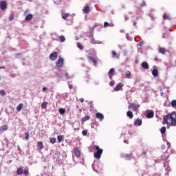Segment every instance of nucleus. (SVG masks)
Returning a JSON list of instances; mask_svg holds the SVG:
<instances>
[{"mask_svg":"<svg viewBox=\"0 0 176 176\" xmlns=\"http://www.w3.org/2000/svg\"><path fill=\"white\" fill-rule=\"evenodd\" d=\"M104 28H107V27H109V23L104 22Z\"/></svg>","mask_w":176,"mask_h":176,"instance_id":"obj_39","label":"nucleus"},{"mask_svg":"<svg viewBox=\"0 0 176 176\" xmlns=\"http://www.w3.org/2000/svg\"><path fill=\"white\" fill-rule=\"evenodd\" d=\"M135 126H141L142 124V120L140 118H137L134 122Z\"/></svg>","mask_w":176,"mask_h":176,"instance_id":"obj_10","label":"nucleus"},{"mask_svg":"<svg viewBox=\"0 0 176 176\" xmlns=\"http://www.w3.org/2000/svg\"><path fill=\"white\" fill-rule=\"evenodd\" d=\"M37 145L39 149H43V143L42 142H38Z\"/></svg>","mask_w":176,"mask_h":176,"instance_id":"obj_27","label":"nucleus"},{"mask_svg":"<svg viewBox=\"0 0 176 176\" xmlns=\"http://www.w3.org/2000/svg\"><path fill=\"white\" fill-rule=\"evenodd\" d=\"M0 9L1 10H5L6 9H8V2H6V1H1L0 2Z\"/></svg>","mask_w":176,"mask_h":176,"instance_id":"obj_5","label":"nucleus"},{"mask_svg":"<svg viewBox=\"0 0 176 176\" xmlns=\"http://www.w3.org/2000/svg\"><path fill=\"white\" fill-rule=\"evenodd\" d=\"M129 108H131V109H132V111L135 112V111H137L140 108V104H136L133 103L129 106Z\"/></svg>","mask_w":176,"mask_h":176,"instance_id":"obj_7","label":"nucleus"},{"mask_svg":"<svg viewBox=\"0 0 176 176\" xmlns=\"http://www.w3.org/2000/svg\"><path fill=\"white\" fill-rule=\"evenodd\" d=\"M90 120V116H85V117H84V118H82L81 119V122H87V120Z\"/></svg>","mask_w":176,"mask_h":176,"instance_id":"obj_23","label":"nucleus"},{"mask_svg":"<svg viewBox=\"0 0 176 176\" xmlns=\"http://www.w3.org/2000/svg\"><path fill=\"white\" fill-rule=\"evenodd\" d=\"M51 144H56V138H52L50 139Z\"/></svg>","mask_w":176,"mask_h":176,"instance_id":"obj_38","label":"nucleus"},{"mask_svg":"<svg viewBox=\"0 0 176 176\" xmlns=\"http://www.w3.org/2000/svg\"><path fill=\"white\" fill-rule=\"evenodd\" d=\"M92 168H93L94 171H97V169H96V164H92Z\"/></svg>","mask_w":176,"mask_h":176,"instance_id":"obj_43","label":"nucleus"},{"mask_svg":"<svg viewBox=\"0 0 176 176\" xmlns=\"http://www.w3.org/2000/svg\"><path fill=\"white\" fill-rule=\"evenodd\" d=\"M58 111L60 115H64L65 113V109L64 108H60Z\"/></svg>","mask_w":176,"mask_h":176,"instance_id":"obj_28","label":"nucleus"},{"mask_svg":"<svg viewBox=\"0 0 176 176\" xmlns=\"http://www.w3.org/2000/svg\"><path fill=\"white\" fill-rule=\"evenodd\" d=\"M47 107V102H43L42 104H41V108L43 109H46Z\"/></svg>","mask_w":176,"mask_h":176,"instance_id":"obj_26","label":"nucleus"},{"mask_svg":"<svg viewBox=\"0 0 176 176\" xmlns=\"http://www.w3.org/2000/svg\"><path fill=\"white\" fill-rule=\"evenodd\" d=\"M154 113L153 111H148L146 114V117L148 118V119H151L152 118V117L153 116Z\"/></svg>","mask_w":176,"mask_h":176,"instance_id":"obj_20","label":"nucleus"},{"mask_svg":"<svg viewBox=\"0 0 176 176\" xmlns=\"http://www.w3.org/2000/svg\"><path fill=\"white\" fill-rule=\"evenodd\" d=\"M77 47H78V49H80V50H83V45H82V43H78Z\"/></svg>","mask_w":176,"mask_h":176,"instance_id":"obj_34","label":"nucleus"},{"mask_svg":"<svg viewBox=\"0 0 176 176\" xmlns=\"http://www.w3.org/2000/svg\"><path fill=\"white\" fill-rule=\"evenodd\" d=\"M74 153L76 157H80V150L79 148L76 147L74 148Z\"/></svg>","mask_w":176,"mask_h":176,"instance_id":"obj_8","label":"nucleus"},{"mask_svg":"<svg viewBox=\"0 0 176 176\" xmlns=\"http://www.w3.org/2000/svg\"><path fill=\"white\" fill-rule=\"evenodd\" d=\"M146 3H145V1H144L142 4H141V6L142 7V6H146Z\"/></svg>","mask_w":176,"mask_h":176,"instance_id":"obj_54","label":"nucleus"},{"mask_svg":"<svg viewBox=\"0 0 176 176\" xmlns=\"http://www.w3.org/2000/svg\"><path fill=\"white\" fill-rule=\"evenodd\" d=\"M32 19V14H29L26 16V17L25 18V20L26 21H30V20H31Z\"/></svg>","mask_w":176,"mask_h":176,"instance_id":"obj_24","label":"nucleus"},{"mask_svg":"<svg viewBox=\"0 0 176 176\" xmlns=\"http://www.w3.org/2000/svg\"><path fill=\"white\" fill-rule=\"evenodd\" d=\"M116 52L112 51V57H115L116 56Z\"/></svg>","mask_w":176,"mask_h":176,"instance_id":"obj_45","label":"nucleus"},{"mask_svg":"<svg viewBox=\"0 0 176 176\" xmlns=\"http://www.w3.org/2000/svg\"><path fill=\"white\" fill-rule=\"evenodd\" d=\"M59 38L60 39V42H65V37L64 36H60Z\"/></svg>","mask_w":176,"mask_h":176,"instance_id":"obj_35","label":"nucleus"},{"mask_svg":"<svg viewBox=\"0 0 176 176\" xmlns=\"http://www.w3.org/2000/svg\"><path fill=\"white\" fill-rule=\"evenodd\" d=\"M142 67L144 69H149V64H148V63H146V62H143L142 63Z\"/></svg>","mask_w":176,"mask_h":176,"instance_id":"obj_15","label":"nucleus"},{"mask_svg":"<svg viewBox=\"0 0 176 176\" xmlns=\"http://www.w3.org/2000/svg\"><path fill=\"white\" fill-rule=\"evenodd\" d=\"M159 53H161V54H166V48L160 47L159 49Z\"/></svg>","mask_w":176,"mask_h":176,"instance_id":"obj_22","label":"nucleus"},{"mask_svg":"<svg viewBox=\"0 0 176 176\" xmlns=\"http://www.w3.org/2000/svg\"><path fill=\"white\" fill-rule=\"evenodd\" d=\"M0 96H1V97H3V96H6V92H5V90H0Z\"/></svg>","mask_w":176,"mask_h":176,"instance_id":"obj_32","label":"nucleus"},{"mask_svg":"<svg viewBox=\"0 0 176 176\" xmlns=\"http://www.w3.org/2000/svg\"><path fill=\"white\" fill-rule=\"evenodd\" d=\"M68 86L70 89H72V87H74V86L72 84H70L69 82H68Z\"/></svg>","mask_w":176,"mask_h":176,"instance_id":"obj_46","label":"nucleus"},{"mask_svg":"<svg viewBox=\"0 0 176 176\" xmlns=\"http://www.w3.org/2000/svg\"><path fill=\"white\" fill-rule=\"evenodd\" d=\"M137 22H135V21H133V25L135 26V27H137Z\"/></svg>","mask_w":176,"mask_h":176,"instance_id":"obj_56","label":"nucleus"},{"mask_svg":"<svg viewBox=\"0 0 176 176\" xmlns=\"http://www.w3.org/2000/svg\"><path fill=\"white\" fill-rule=\"evenodd\" d=\"M123 31H124L123 30H120V32H123Z\"/></svg>","mask_w":176,"mask_h":176,"instance_id":"obj_64","label":"nucleus"},{"mask_svg":"<svg viewBox=\"0 0 176 176\" xmlns=\"http://www.w3.org/2000/svg\"><path fill=\"white\" fill-rule=\"evenodd\" d=\"M90 53H91L92 56H88V61L90 63V64L93 63V65L96 67L97 65V60H98L97 56H97V52L94 50H91Z\"/></svg>","mask_w":176,"mask_h":176,"instance_id":"obj_2","label":"nucleus"},{"mask_svg":"<svg viewBox=\"0 0 176 176\" xmlns=\"http://www.w3.org/2000/svg\"><path fill=\"white\" fill-rule=\"evenodd\" d=\"M64 65V58H59L58 61L56 63V67L61 68Z\"/></svg>","mask_w":176,"mask_h":176,"instance_id":"obj_4","label":"nucleus"},{"mask_svg":"<svg viewBox=\"0 0 176 176\" xmlns=\"http://www.w3.org/2000/svg\"><path fill=\"white\" fill-rule=\"evenodd\" d=\"M62 0H58V3H61Z\"/></svg>","mask_w":176,"mask_h":176,"instance_id":"obj_62","label":"nucleus"},{"mask_svg":"<svg viewBox=\"0 0 176 176\" xmlns=\"http://www.w3.org/2000/svg\"><path fill=\"white\" fill-rule=\"evenodd\" d=\"M142 155H144L145 156L146 155V151H143Z\"/></svg>","mask_w":176,"mask_h":176,"instance_id":"obj_57","label":"nucleus"},{"mask_svg":"<svg viewBox=\"0 0 176 176\" xmlns=\"http://www.w3.org/2000/svg\"><path fill=\"white\" fill-rule=\"evenodd\" d=\"M124 20L125 21H127V20H129V17H127L126 15H124Z\"/></svg>","mask_w":176,"mask_h":176,"instance_id":"obj_51","label":"nucleus"},{"mask_svg":"<svg viewBox=\"0 0 176 176\" xmlns=\"http://www.w3.org/2000/svg\"><path fill=\"white\" fill-rule=\"evenodd\" d=\"M163 19L164 20H170V16L167 14H164Z\"/></svg>","mask_w":176,"mask_h":176,"instance_id":"obj_29","label":"nucleus"},{"mask_svg":"<svg viewBox=\"0 0 176 176\" xmlns=\"http://www.w3.org/2000/svg\"><path fill=\"white\" fill-rule=\"evenodd\" d=\"M94 83H95L96 85H99L100 82H95Z\"/></svg>","mask_w":176,"mask_h":176,"instance_id":"obj_60","label":"nucleus"},{"mask_svg":"<svg viewBox=\"0 0 176 176\" xmlns=\"http://www.w3.org/2000/svg\"><path fill=\"white\" fill-rule=\"evenodd\" d=\"M58 142H64V135H58Z\"/></svg>","mask_w":176,"mask_h":176,"instance_id":"obj_21","label":"nucleus"},{"mask_svg":"<svg viewBox=\"0 0 176 176\" xmlns=\"http://www.w3.org/2000/svg\"><path fill=\"white\" fill-rule=\"evenodd\" d=\"M166 126H162L160 129L161 134H164L166 133Z\"/></svg>","mask_w":176,"mask_h":176,"instance_id":"obj_30","label":"nucleus"},{"mask_svg":"<svg viewBox=\"0 0 176 176\" xmlns=\"http://www.w3.org/2000/svg\"><path fill=\"white\" fill-rule=\"evenodd\" d=\"M64 74L65 79H69V78H71L67 72H65Z\"/></svg>","mask_w":176,"mask_h":176,"instance_id":"obj_36","label":"nucleus"},{"mask_svg":"<svg viewBox=\"0 0 176 176\" xmlns=\"http://www.w3.org/2000/svg\"><path fill=\"white\" fill-rule=\"evenodd\" d=\"M13 19H14V16L13 15H10L9 17L10 20H13Z\"/></svg>","mask_w":176,"mask_h":176,"instance_id":"obj_48","label":"nucleus"},{"mask_svg":"<svg viewBox=\"0 0 176 176\" xmlns=\"http://www.w3.org/2000/svg\"><path fill=\"white\" fill-rule=\"evenodd\" d=\"M9 129V126L5 124L0 127L1 133H3V131H6Z\"/></svg>","mask_w":176,"mask_h":176,"instance_id":"obj_12","label":"nucleus"},{"mask_svg":"<svg viewBox=\"0 0 176 176\" xmlns=\"http://www.w3.org/2000/svg\"><path fill=\"white\" fill-rule=\"evenodd\" d=\"M166 144L168 145V148H170L171 147V143H170L169 142H167Z\"/></svg>","mask_w":176,"mask_h":176,"instance_id":"obj_47","label":"nucleus"},{"mask_svg":"<svg viewBox=\"0 0 176 176\" xmlns=\"http://www.w3.org/2000/svg\"><path fill=\"white\" fill-rule=\"evenodd\" d=\"M113 74H115V69H113V68L110 69V70L109 72V79L112 80V76H113Z\"/></svg>","mask_w":176,"mask_h":176,"instance_id":"obj_13","label":"nucleus"},{"mask_svg":"<svg viewBox=\"0 0 176 176\" xmlns=\"http://www.w3.org/2000/svg\"><path fill=\"white\" fill-rule=\"evenodd\" d=\"M23 166H21L20 168H19L16 170V173L18 175H21V174H23Z\"/></svg>","mask_w":176,"mask_h":176,"instance_id":"obj_17","label":"nucleus"},{"mask_svg":"<svg viewBox=\"0 0 176 176\" xmlns=\"http://www.w3.org/2000/svg\"><path fill=\"white\" fill-rule=\"evenodd\" d=\"M69 16V14H67V13L62 14V19H63L64 20H65V19H67Z\"/></svg>","mask_w":176,"mask_h":176,"instance_id":"obj_31","label":"nucleus"},{"mask_svg":"<svg viewBox=\"0 0 176 176\" xmlns=\"http://www.w3.org/2000/svg\"><path fill=\"white\" fill-rule=\"evenodd\" d=\"M126 116L129 119H133L134 118V114H133V111H129L126 112Z\"/></svg>","mask_w":176,"mask_h":176,"instance_id":"obj_16","label":"nucleus"},{"mask_svg":"<svg viewBox=\"0 0 176 176\" xmlns=\"http://www.w3.org/2000/svg\"><path fill=\"white\" fill-rule=\"evenodd\" d=\"M3 68H5V67H0V69H2Z\"/></svg>","mask_w":176,"mask_h":176,"instance_id":"obj_63","label":"nucleus"},{"mask_svg":"<svg viewBox=\"0 0 176 176\" xmlns=\"http://www.w3.org/2000/svg\"><path fill=\"white\" fill-rule=\"evenodd\" d=\"M124 144H129V141H127V140H124Z\"/></svg>","mask_w":176,"mask_h":176,"instance_id":"obj_59","label":"nucleus"},{"mask_svg":"<svg viewBox=\"0 0 176 176\" xmlns=\"http://www.w3.org/2000/svg\"><path fill=\"white\" fill-rule=\"evenodd\" d=\"M46 90H47V87H44L43 88V91L45 92V91H46Z\"/></svg>","mask_w":176,"mask_h":176,"instance_id":"obj_49","label":"nucleus"},{"mask_svg":"<svg viewBox=\"0 0 176 176\" xmlns=\"http://www.w3.org/2000/svg\"><path fill=\"white\" fill-rule=\"evenodd\" d=\"M126 38L127 41H130V36L129 35V33L126 34Z\"/></svg>","mask_w":176,"mask_h":176,"instance_id":"obj_44","label":"nucleus"},{"mask_svg":"<svg viewBox=\"0 0 176 176\" xmlns=\"http://www.w3.org/2000/svg\"><path fill=\"white\" fill-rule=\"evenodd\" d=\"M152 75L154 76V78H157L159 75V71H157V69H153L152 70Z\"/></svg>","mask_w":176,"mask_h":176,"instance_id":"obj_11","label":"nucleus"},{"mask_svg":"<svg viewBox=\"0 0 176 176\" xmlns=\"http://www.w3.org/2000/svg\"><path fill=\"white\" fill-rule=\"evenodd\" d=\"M91 43H92V44H94V45H96V43H98V44H101V43H102V42H101V41H96V40L94 39V38H93L91 41Z\"/></svg>","mask_w":176,"mask_h":176,"instance_id":"obj_25","label":"nucleus"},{"mask_svg":"<svg viewBox=\"0 0 176 176\" xmlns=\"http://www.w3.org/2000/svg\"><path fill=\"white\" fill-rule=\"evenodd\" d=\"M80 102H85V99L81 98V99H80Z\"/></svg>","mask_w":176,"mask_h":176,"instance_id":"obj_58","label":"nucleus"},{"mask_svg":"<svg viewBox=\"0 0 176 176\" xmlns=\"http://www.w3.org/2000/svg\"><path fill=\"white\" fill-rule=\"evenodd\" d=\"M125 159H126V160H131V157L129 155H126Z\"/></svg>","mask_w":176,"mask_h":176,"instance_id":"obj_40","label":"nucleus"},{"mask_svg":"<svg viewBox=\"0 0 176 176\" xmlns=\"http://www.w3.org/2000/svg\"><path fill=\"white\" fill-rule=\"evenodd\" d=\"M135 88H131V92L133 93V91H135Z\"/></svg>","mask_w":176,"mask_h":176,"instance_id":"obj_53","label":"nucleus"},{"mask_svg":"<svg viewBox=\"0 0 176 176\" xmlns=\"http://www.w3.org/2000/svg\"><path fill=\"white\" fill-rule=\"evenodd\" d=\"M23 174H24V175H26V176H28V174H29V172H28V170H23Z\"/></svg>","mask_w":176,"mask_h":176,"instance_id":"obj_42","label":"nucleus"},{"mask_svg":"<svg viewBox=\"0 0 176 176\" xmlns=\"http://www.w3.org/2000/svg\"><path fill=\"white\" fill-rule=\"evenodd\" d=\"M139 45H140V46H142V45H144V42L140 41V42L139 43Z\"/></svg>","mask_w":176,"mask_h":176,"instance_id":"obj_55","label":"nucleus"},{"mask_svg":"<svg viewBox=\"0 0 176 176\" xmlns=\"http://www.w3.org/2000/svg\"><path fill=\"white\" fill-rule=\"evenodd\" d=\"M130 75H131V73L130 72V71H126V78H130Z\"/></svg>","mask_w":176,"mask_h":176,"instance_id":"obj_37","label":"nucleus"},{"mask_svg":"<svg viewBox=\"0 0 176 176\" xmlns=\"http://www.w3.org/2000/svg\"><path fill=\"white\" fill-rule=\"evenodd\" d=\"M95 149L97 151L94 153V156L95 159H100L101 157V155H102V149L100 148V146H95Z\"/></svg>","mask_w":176,"mask_h":176,"instance_id":"obj_3","label":"nucleus"},{"mask_svg":"<svg viewBox=\"0 0 176 176\" xmlns=\"http://www.w3.org/2000/svg\"><path fill=\"white\" fill-rule=\"evenodd\" d=\"M118 47L120 49V50H122V49H123V45H119Z\"/></svg>","mask_w":176,"mask_h":176,"instance_id":"obj_52","label":"nucleus"},{"mask_svg":"<svg viewBox=\"0 0 176 176\" xmlns=\"http://www.w3.org/2000/svg\"><path fill=\"white\" fill-rule=\"evenodd\" d=\"M161 96H162V97H163V96H164V93L161 92Z\"/></svg>","mask_w":176,"mask_h":176,"instance_id":"obj_61","label":"nucleus"},{"mask_svg":"<svg viewBox=\"0 0 176 176\" xmlns=\"http://www.w3.org/2000/svg\"><path fill=\"white\" fill-rule=\"evenodd\" d=\"M162 124H167V126H176V112L173 111L171 114L164 116Z\"/></svg>","mask_w":176,"mask_h":176,"instance_id":"obj_1","label":"nucleus"},{"mask_svg":"<svg viewBox=\"0 0 176 176\" xmlns=\"http://www.w3.org/2000/svg\"><path fill=\"white\" fill-rule=\"evenodd\" d=\"M24 107V104L23 103H20L17 107H16V111L17 112H20L21 109H23V107Z\"/></svg>","mask_w":176,"mask_h":176,"instance_id":"obj_18","label":"nucleus"},{"mask_svg":"<svg viewBox=\"0 0 176 176\" xmlns=\"http://www.w3.org/2000/svg\"><path fill=\"white\" fill-rule=\"evenodd\" d=\"M122 87H123V85H122V83H118L116 85L115 90L119 91V90H122Z\"/></svg>","mask_w":176,"mask_h":176,"instance_id":"obj_14","label":"nucleus"},{"mask_svg":"<svg viewBox=\"0 0 176 176\" xmlns=\"http://www.w3.org/2000/svg\"><path fill=\"white\" fill-rule=\"evenodd\" d=\"M127 50H124V56H127Z\"/></svg>","mask_w":176,"mask_h":176,"instance_id":"obj_50","label":"nucleus"},{"mask_svg":"<svg viewBox=\"0 0 176 176\" xmlns=\"http://www.w3.org/2000/svg\"><path fill=\"white\" fill-rule=\"evenodd\" d=\"M29 138H30V133H29V132H26V133H25V139L26 140H28Z\"/></svg>","mask_w":176,"mask_h":176,"instance_id":"obj_33","label":"nucleus"},{"mask_svg":"<svg viewBox=\"0 0 176 176\" xmlns=\"http://www.w3.org/2000/svg\"><path fill=\"white\" fill-rule=\"evenodd\" d=\"M84 13H86L87 14L90 12V7L89 6H85L83 9Z\"/></svg>","mask_w":176,"mask_h":176,"instance_id":"obj_19","label":"nucleus"},{"mask_svg":"<svg viewBox=\"0 0 176 176\" xmlns=\"http://www.w3.org/2000/svg\"><path fill=\"white\" fill-rule=\"evenodd\" d=\"M96 117L100 121L104 120V115L101 113H96Z\"/></svg>","mask_w":176,"mask_h":176,"instance_id":"obj_9","label":"nucleus"},{"mask_svg":"<svg viewBox=\"0 0 176 176\" xmlns=\"http://www.w3.org/2000/svg\"><path fill=\"white\" fill-rule=\"evenodd\" d=\"M82 135H87V131L83 130L82 132Z\"/></svg>","mask_w":176,"mask_h":176,"instance_id":"obj_41","label":"nucleus"},{"mask_svg":"<svg viewBox=\"0 0 176 176\" xmlns=\"http://www.w3.org/2000/svg\"><path fill=\"white\" fill-rule=\"evenodd\" d=\"M57 57H58V53L53 52L50 55V60H52V61H56V60H57Z\"/></svg>","mask_w":176,"mask_h":176,"instance_id":"obj_6","label":"nucleus"}]
</instances>
